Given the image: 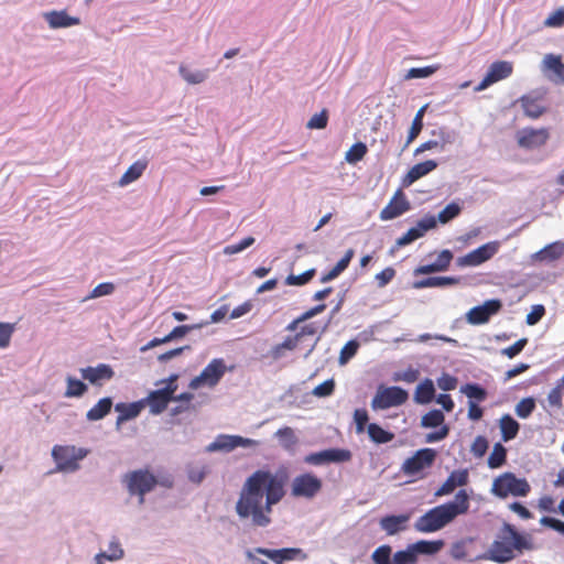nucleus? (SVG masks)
Wrapping results in <instances>:
<instances>
[{"mask_svg": "<svg viewBox=\"0 0 564 564\" xmlns=\"http://www.w3.org/2000/svg\"><path fill=\"white\" fill-rule=\"evenodd\" d=\"M550 139L547 128H523L517 132V143L520 148L532 150L543 147Z\"/></svg>", "mask_w": 564, "mask_h": 564, "instance_id": "12", "label": "nucleus"}, {"mask_svg": "<svg viewBox=\"0 0 564 564\" xmlns=\"http://www.w3.org/2000/svg\"><path fill=\"white\" fill-rule=\"evenodd\" d=\"M148 166V162L144 160H139L134 162L132 165L128 167V170L123 173V175L119 180L120 186H126L134 181H137L145 171Z\"/></svg>", "mask_w": 564, "mask_h": 564, "instance_id": "32", "label": "nucleus"}, {"mask_svg": "<svg viewBox=\"0 0 564 564\" xmlns=\"http://www.w3.org/2000/svg\"><path fill=\"white\" fill-rule=\"evenodd\" d=\"M513 72V65L508 61L494 62L482 80L474 88L476 93L487 89L492 84L508 78Z\"/></svg>", "mask_w": 564, "mask_h": 564, "instance_id": "13", "label": "nucleus"}, {"mask_svg": "<svg viewBox=\"0 0 564 564\" xmlns=\"http://www.w3.org/2000/svg\"><path fill=\"white\" fill-rule=\"evenodd\" d=\"M533 549L534 544L530 535L520 533L514 525L505 522L496 539L480 558L503 564L521 555L524 551Z\"/></svg>", "mask_w": 564, "mask_h": 564, "instance_id": "2", "label": "nucleus"}, {"mask_svg": "<svg viewBox=\"0 0 564 564\" xmlns=\"http://www.w3.org/2000/svg\"><path fill=\"white\" fill-rule=\"evenodd\" d=\"M425 109H426V106H423L416 112V115H415V117H414V119L412 121L409 134H408V140H406V143H405V147H408L411 142H413L417 138L420 132L422 131V128H423V116H424Z\"/></svg>", "mask_w": 564, "mask_h": 564, "instance_id": "42", "label": "nucleus"}, {"mask_svg": "<svg viewBox=\"0 0 564 564\" xmlns=\"http://www.w3.org/2000/svg\"><path fill=\"white\" fill-rule=\"evenodd\" d=\"M323 487L322 479L312 473L294 477L291 485V495L295 498H314Z\"/></svg>", "mask_w": 564, "mask_h": 564, "instance_id": "9", "label": "nucleus"}, {"mask_svg": "<svg viewBox=\"0 0 564 564\" xmlns=\"http://www.w3.org/2000/svg\"><path fill=\"white\" fill-rule=\"evenodd\" d=\"M519 429V423L511 415L505 414L500 419V430L505 442L513 440L518 435Z\"/></svg>", "mask_w": 564, "mask_h": 564, "instance_id": "35", "label": "nucleus"}, {"mask_svg": "<svg viewBox=\"0 0 564 564\" xmlns=\"http://www.w3.org/2000/svg\"><path fill=\"white\" fill-rule=\"evenodd\" d=\"M367 145L362 142H357L346 153V161L349 163H357L367 154Z\"/></svg>", "mask_w": 564, "mask_h": 564, "instance_id": "49", "label": "nucleus"}, {"mask_svg": "<svg viewBox=\"0 0 564 564\" xmlns=\"http://www.w3.org/2000/svg\"><path fill=\"white\" fill-rule=\"evenodd\" d=\"M123 550L117 539H113L109 544L108 552L98 553V557H104L108 561H118L123 557Z\"/></svg>", "mask_w": 564, "mask_h": 564, "instance_id": "52", "label": "nucleus"}, {"mask_svg": "<svg viewBox=\"0 0 564 564\" xmlns=\"http://www.w3.org/2000/svg\"><path fill=\"white\" fill-rule=\"evenodd\" d=\"M490 491L500 499L509 496L527 497L531 486L525 478H519L516 474L506 471L494 479Z\"/></svg>", "mask_w": 564, "mask_h": 564, "instance_id": "4", "label": "nucleus"}, {"mask_svg": "<svg viewBox=\"0 0 564 564\" xmlns=\"http://www.w3.org/2000/svg\"><path fill=\"white\" fill-rule=\"evenodd\" d=\"M231 435H219L215 442H213L209 446V451H226L230 452L235 449L234 441L229 440Z\"/></svg>", "mask_w": 564, "mask_h": 564, "instance_id": "56", "label": "nucleus"}, {"mask_svg": "<svg viewBox=\"0 0 564 564\" xmlns=\"http://www.w3.org/2000/svg\"><path fill=\"white\" fill-rule=\"evenodd\" d=\"M411 209V203L404 192L399 188L384 208L381 209L379 218L383 221L392 220Z\"/></svg>", "mask_w": 564, "mask_h": 564, "instance_id": "14", "label": "nucleus"}, {"mask_svg": "<svg viewBox=\"0 0 564 564\" xmlns=\"http://www.w3.org/2000/svg\"><path fill=\"white\" fill-rule=\"evenodd\" d=\"M535 409V400L531 397L524 398L516 405V414L520 419L529 417Z\"/></svg>", "mask_w": 564, "mask_h": 564, "instance_id": "50", "label": "nucleus"}, {"mask_svg": "<svg viewBox=\"0 0 564 564\" xmlns=\"http://www.w3.org/2000/svg\"><path fill=\"white\" fill-rule=\"evenodd\" d=\"M409 399V393L400 387H389L378 390L371 401L373 409H389L404 404Z\"/></svg>", "mask_w": 564, "mask_h": 564, "instance_id": "11", "label": "nucleus"}, {"mask_svg": "<svg viewBox=\"0 0 564 564\" xmlns=\"http://www.w3.org/2000/svg\"><path fill=\"white\" fill-rule=\"evenodd\" d=\"M541 70L554 83L564 85V63L560 55L546 54L542 59Z\"/></svg>", "mask_w": 564, "mask_h": 564, "instance_id": "19", "label": "nucleus"}, {"mask_svg": "<svg viewBox=\"0 0 564 564\" xmlns=\"http://www.w3.org/2000/svg\"><path fill=\"white\" fill-rule=\"evenodd\" d=\"M462 392L467 395V398L471 400H476L478 402H482L487 398V391L477 383H467L462 387Z\"/></svg>", "mask_w": 564, "mask_h": 564, "instance_id": "46", "label": "nucleus"}, {"mask_svg": "<svg viewBox=\"0 0 564 564\" xmlns=\"http://www.w3.org/2000/svg\"><path fill=\"white\" fill-rule=\"evenodd\" d=\"M460 210L462 208L458 204L451 203L438 213L436 221L438 220L441 224H447L448 221L457 217L460 214Z\"/></svg>", "mask_w": 564, "mask_h": 564, "instance_id": "51", "label": "nucleus"}, {"mask_svg": "<svg viewBox=\"0 0 564 564\" xmlns=\"http://www.w3.org/2000/svg\"><path fill=\"white\" fill-rule=\"evenodd\" d=\"M44 19L52 29L68 28L80 24L79 18L68 15L65 10L46 12L44 13Z\"/></svg>", "mask_w": 564, "mask_h": 564, "instance_id": "25", "label": "nucleus"}, {"mask_svg": "<svg viewBox=\"0 0 564 564\" xmlns=\"http://www.w3.org/2000/svg\"><path fill=\"white\" fill-rule=\"evenodd\" d=\"M367 432L370 440L376 444H386L394 438V434L392 432L383 430L377 423L368 424Z\"/></svg>", "mask_w": 564, "mask_h": 564, "instance_id": "36", "label": "nucleus"}, {"mask_svg": "<svg viewBox=\"0 0 564 564\" xmlns=\"http://www.w3.org/2000/svg\"><path fill=\"white\" fill-rule=\"evenodd\" d=\"M83 379L89 381L94 386H101L104 381L113 378V369L106 364H99L96 367H87L80 370Z\"/></svg>", "mask_w": 564, "mask_h": 564, "instance_id": "21", "label": "nucleus"}, {"mask_svg": "<svg viewBox=\"0 0 564 564\" xmlns=\"http://www.w3.org/2000/svg\"><path fill=\"white\" fill-rule=\"evenodd\" d=\"M142 401L143 405L148 404L150 406V412L152 414H160L167 408L171 399L161 389H159L151 391Z\"/></svg>", "mask_w": 564, "mask_h": 564, "instance_id": "28", "label": "nucleus"}, {"mask_svg": "<svg viewBox=\"0 0 564 564\" xmlns=\"http://www.w3.org/2000/svg\"><path fill=\"white\" fill-rule=\"evenodd\" d=\"M445 416L441 410H431L421 419V426L424 429L440 427L435 432L425 435V443H436L447 437L449 434L448 425L444 424Z\"/></svg>", "mask_w": 564, "mask_h": 564, "instance_id": "10", "label": "nucleus"}, {"mask_svg": "<svg viewBox=\"0 0 564 564\" xmlns=\"http://www.w3.org/2000/svg\"><path fill=\"white\" fill-rule=\"evenodd\" d=\"M437 386L440 389H442L444 391L454 390L457 387V378L449 373H443L437 379Z\"/></svg>", "mask_w": 564, "mask_h": 564, "instance_id": "61", "label": "nucleus"}, {"mask_svg": "<svg viewBox=\"0 0 564 564\" xmlns=\"http://www.w3.org/2000/svg\"><path fill=\"white\" fill-rule=\"evenodd\" d=\"M469 474L467 469H457L449 474L443 485L436 490L435 496L442 497L452 494L456 487L467 485Z\"/></svg>", "mask_w": 564, "mask_h": 564, "instance_id": "22", "label": "nucleus"}, {"mask_svg": "<svg viewBox=\"0 0 564 564\" xmlns=\"http://www.w3.org/2000/svg\"><path fill=\"white\" fill-rule=\"evenodd\" d=\"M391 554L392 547L388 544H383L372 552L371 560L373 564H393Z\"/></svg>", "mask_w": 564, "mask_h": 564, "instance_id": "43", "label": "nucleus"}, {"mask_svg": "<svg viewBox=\"0 0 564 564\" xmlns=\"http://www.w3.org/2000/svg\"><path fill=\"white\" fill-rule=\"evenodd\" d=\"M437 167V162L434 160H427L412 166L402 180L404 187L410 186L421 177L427 175Z\"/></svg>", "mask_w": 564, "mask_h": 564, "instance_id": "23", "label": "nucleus"}, {"mask_svg": "<svg viewBox=\"0 0 564 564\" xmlns=\"http://www.w3.org/2000/svg\"><path fill=\"white\" fill-rule=\"evenodd\" d=\"M564 256V242L554 241L546 245L541 250L531 254L530 260L532 263H552L557 261Z\"/></svg>", "mask_w": 564, "mask_h": 564, "instance_id": "20", "label": "nucleus"}, {"mask_svg": "<svg viewBox=\"0 0 564 564\" xmlns=\"http://www.w3.org/2000/svg\"><path fill=\"white\" fill-rule=\"evenodd\" d=\"M15 330L14 323L0 322V348H7L10 345L11 337Z\"/></svg>", "mask_w": 564, "mask_h": 564, "instance_id": "54", "label": "nucleus"}, {"mask_svg": "<svg viewBox=\"0 0 564 564\" xmlns=\"http://www.w3.org/2000/svg\"><path fill=\"white\" fill-rule=\"evenodd\" d=\"M502 303L498 299L486 301L482 305L475 306L466 314V319L471 325L486 324L491 316L498 314Z\"/></svg>", "mask_w": 564, "mask_h": 564, "instance_id": "15", "label": "nucleus"}, {"mask_svg": "<svg viewBox=\"0 0 564 564\" xmlns=\"http://www.w3.org/2000/svg\"><path fill=\"white\" fill-rule=\"evenodd\" d=\"M328 122V111L323 109L321 112L315 113L306 123L307 129H324Z\"/></svg>", "mask_w": 564, "mask_h": 564, "instance_id": "57", "label": "nucleus"}, {"mask_svg": "<svg viewBox=\"0 0 564 564\" xmlns=\"http://www.w3.org/2000/svg\"><path fill=\"white\" fill-rule=\"evenodd\" d=\"M435 397V388L434 383L431 379H424L420 384H417L414 391V401L417 404H427Z\"/></svg>", "mask_w": 564, "mask_h": 564, "instance_id": "30", "label": "nucleus"}, {"mask_svg": "<svg viewBox=\"0 0 564 564\" xmlns=\"http://www.w3.org/2000/svg\"><path fill=\"white\" fill-rule=\"evenodd\" d=\"M89 451L74 445H55L52 457L61 471H75L79 468V462L88 455Z\"/></svg>", "mask_w": 564, "mask_h": 564, "instance_id": "6", "label": "nucleus"}, {"mask_svg": "<svg viewBox=\"0 0 564 564\" xmlns=\"http://www.w3.org/2000/svg\"><path fill=\"white\" fill-rule=\"evenodd\" d=\"M409 519L408 514L386 516L380 519L379 524L388 535H394L405 530Z\"/></svg>", "mask_w": 564, "mask_h": 564, "instance_id": "26", "label": "nucleus"}, {"mask_svg": "<svg viewBox=\"0 0 564 564\" xmlns=\"http://www.w3.org/2000/svg\"><path fill=\"white\" fill-rule=\"evenodd\" d=\"M497 251L498 243L488 242L458 258L457 264L460 267H477L491 259Z\"/></svg>", "mask_w": 564, "mask_h": 564, "instance_id": "17", "label": "nucleus"}, {"mask_svg": "<svg viewBox=\"0 0 564 564\" xmlns=\"http://www.w3.org/2000/svg\"><path fill=\"white\" fill-rule=\"evenodd\" d=\"M178 72L183 79L191 85L200 84L205 82L208 76L207 70L192 72L184 65L180 66Z\"/></svg>", "mask_w": 564, "mask_h": 564, "instance_id": "41", "label": "nucleus"}, {"mask_svg": "<svg viewBox=\"0 0 564 564\" xmlns=\"http://www.w3.org/2000/svg\"><path fill=\"white\" fill-rule=\"evenodd\" d=\"M507 449L502 444L496 443L488 457V466L492 469L501 467L506 463Z\"/></svg>", "mask_w": 564, "mask_h": 564, "instance_id": "40", "label": "nucleus"}, {"mask_svg": "<svg viewBox=\"0 0 564 564\" xmlns=\"http://www.w3.org/2000/svg\"><path fill=\"white\" fill-rule=\"evenodd\" d=\"M457 283H459V279L455 276H432L420 281L416 285L419 288H437Z\"/></svg>", "mask_w": 564, "mask_h": 564, "instance_id": "39", "label": "nucleus"}, {"mask_svg": "<svg viewBox=\"0 0 564 564\" xmlns=\"http://www.w3.org/2000/svg\"><path fill=\"white\" fill-rule=\"evenodd\" d=\"M275 436L278 437L280 444L288 451H291L297 444V438L292 427L285 426L279 429L275 432Z\"/></svg>", "mask_w": 564, "mask_h": 564, "instance_id": "38", "label": "nucleus"}, {"mask_svg": "<svg viewBox=\"0 0 564 564\" xmlns=\"http://www.w3.org/2000/svg\"><path fill=\"white\" fill-rule=\"evenodd\" d=\"M436 227V217L433 215L425 216L417 221L415 227L410 228L403 236L398 238L397 246L403 247L410 245L414 240L423 237L426 231Z\"/></svg>", "mask_w": 564, "mask_h": 564, "instance_id": "18", "label": "nucleus"}, {"mask_svg": "<svg viewBox=\"0 0 564 564\" xmlns=\"http://www.w3.org/2000/svg\"><path fill=\"white\" fill-rule=\"evenodd\" d=\"M453 259V253L449 250H443L438 253L436 260L433 263L420 265L415 269L414 274H430L434 272H441L447 270Z\"/></svg>", "mask_w": 564, "mask_h": 564, "instance_id": "24", "label": "nucleus"}, {"mask_svg": "<svg viewBox=\"0 0 564 564\" xmlns=\"http://www.w3.org/2000/svg\"><path fill=\"white\" fill-rule=\"evenodd\" d=\"M393 564H416L417 557L410 545L405 550L397 551L392 556Z\"/></svg>", "mask_w": 564, "mask_h": 564, "instance_id": "45", "label": "nucleus"}, {"mask_svg": "<svg viewBox=\"0 0 564 564\" xmlns=\"http://www.w3.org/2000/svg\"><path fill=\"white\" fill-rule=\"evenodd\" d=\"M540 523L543 527H546V528L557 531L558 533H561L564 536V522L563 521L552 518V517H542L540 520Z\"/></svg>", "mask_w": 564, "mask_h": 564, "instance_id": "64", "label": "nucleus"}, {"mask_svg": "<svg viewBox=\"0 0 564 564\" xmlns=\"http://www.w3.org/2000/svg\"><path fill=\"white\" fill-rule=\"evenodd\" d=\"M415 556L417 557L419 554H426V555H433L440 552L443 546L444 542L442 540L436 541H426V540H420L415 543L411 544Z\"/></svg>", "mask_w": 564, "mask_h": 564, "instance_id": "34", "label": "nucleus"}, {"mask_svg": "<svg viewBox=\"0 0 564 564\" xmlns=\"http://www.w3.org/2000/svg\"><path fill=\"white\" fill-rule=\"evenodd\" d=\"M122 481L131 496L139 497L140 505L144 503V496L159 484L158 478L148 469L129 471L123 476Z\"/></svg>", "mask_w": 564, "mask_h": 564, "instance_id": "5", "label": "nucleus"}, {"mask_svg": "<svg viewBox=\"0 0 564 564\" xmlns=\"http://www.w3.org/2000/svg\"><path fill=\"white\" fill-rule=\"evenodd\" d=\"M143 409V401L132 403H117L115 410L118 412L116 424L119 426L128 420L137 417Z\"/></svg>", "mask_w": 564, "mask_h": 564, "instance_id": "27", "label": "nucleus"}, {"mask_svg": "<svg viewBox=\"0 0 564 564\" xmlns=\"http://www.w3.org/2000/svg\"><path fill=\"white\" fill-rule=\"evenodd\" d=\"M469 509V496L466 490H459L455 500L436 506L416 519L414 529L421 533L436 532L451 523L457 516Z\"/></svg>", "mask_w": 564, "mask_h": 564, "instance_id": "3", "label": "nucleus"}, {"mask_svg": "<svg viewBox=\"0 0 564 564\" xmlns=\"http://www.w3.org/2000/svg\"><path fill=\"white\" fill-rule=\"evenodd\" d=\"M302 343L300 335L288 336L282 343L273 346L270 350V356L278 360L285 355L286 350H294Z\"/></svg>", "mask_w": 564, "mask_h": 564, "instance_id": "31", "label": "nucleus"}, {"mask_svg": "<svg viewBox=\"0 0 564 564\" xmlns=\"http://www.w3.org/2000/svg\"><path fill=\"white\" fill-rule=\"evenodd\" d=\"M112 400L109 397L100 399L90 410L86 417L88 421H98L104 419L111 410Z\"/></svg>", "mask_w": 564, "mask_h": 564, "instance_id": "33", "label": "nucleus"}, {"mask_svg": "<svg viewBox=\"0 0 564 564\" xmlns=\"http://www.w3.org/2000/svg\"><path fill=\"white\" fill-rule=\"evenodd\" d=\"M436 458V451L433 448H422L414 453L413 456L404 460L401 471L410 477L422 478L423 471L430 468Z\"/></svg>", "mask_w": 564, "mask_h": 564, "instance_id": "7", "label": "nucleus"}, {"mask_svg": "<svg viewBox=\"0 0 564 564\" xmlns=\"http://www.w3.org/2000/svg\"><path fill=\"white\" fill-rule=\"evenodd\" d=\"M358 348L359 344L356 340H349L346 343L339 354V364H347L357 354Z\"/></svg>", "mask_w": 564, "mask_h": 564, "instance_id": "55", "label": "nucleus"}, {"mask_svg": "<svg viewBox=\"0 0 564 564\" xmlns=\"http://www.w3.org/2000/svg\"><path fill=\"white\" fill-rule=\"evenodd\" d=\"M564 392V376L556 383V386L550 391L547 395L549 404L552 408L561 409L563 406L562 397Z\"/></svg>", "mask_w": 564, "mask_h": 564, "instance_id": "47", "label": "nucleus"}, {"mask_svg": "<svg viewBox=\"0 0 564 564\" xmlns=\"http://www.w3.org/2000/svg\"><path fill=\"white\" fill-rule=\"evenodd\" d=\"M327 464L329 463H346L351 459V452L345 448H328L326 449Z\"/></svg>", "mask_w": 564, "mask_h": 564, "instance_id": "48", "label": "nucleus"}, {"mask_svg": "<svg viewBox=\"0 0 564 564\" xmlns=\"http://www.w3.org/2000/svg\"><path fill=\"white\" fill-rule=\"evenodd\" d=\"M544 24L551 28H560L564 25V9L560 8L552 12L545 20Z\"/></svg>", "mask_w": 564, "mask_h": 564, "instance_id": "62", "label": "nucleus"}, {"mask_svg": "<svg viewBox=\"0 0 564 564\" xmlns=\"http://www.w3.org/2000/svg\"><path fill=\"white\" fill-rule=\"evenodd\" d=\"M520 102L524 115L531 119H538L546 111V108L538 98L531 96H522L520 98Z\"/></svg>", "mask_w": 564, "mask_h": 564, "instance_id": "29", "label": "nucleus"}, {"mask_svg": "<svg viewBox=\"0 0 564 564\" xmlns=\"http://www.w3.org/2000/svg\"><path fill=\"white\" fill-rule=\"evenodd\" d=\"M527 344H528V339L521 338V339L517 340L514 344H512L511 346L503 348L502 355L507 356L510 359L514 358L517 355H519L523 350V348L525 347Z\"/></svg>", "mask_w": 564, "mask_h": 564, "instance_id": "60", "label": "nucleus"}, {"mask_svg": "<svg viewBox=\"0 0 564 564\" xmlns=\"http://www.w3.org/2000/svg\"><path fill=\"white\" fill-rule=\"evenodd\" d=\"M395 275V270L391 267L383 269L381 272L377 273L375 279L379 288L386 286L388 283L392 281Z\"/></svg>", "mask_w": 564, "mask_h": 564, "instance_id": "63", "label": "nucleus"}, {"mask_svg": "<svg viewBox=\"0 0 564 564\" xmlns=\"http://www.w3.org/2000/svg\"><path fill=\"white\" fill-rule=\"evenodd\" d=\"M438 134H440V139L438 140H429L426 142L422 143L415 150V154L425 152L427 150H433V149L444 150L445 145L451 143V137L443 129L440 130Z\"/></svg>", "mask_w": 564, "mask_h": 564, "instance_id": "37", "label": "nucleus"}, {"mask_svg": "<svg viewBox=\"0 0 564 564\" xmlns=\"http://www.w3.org/2000/svg\"><path fill=\"white\" fill-rule=\"evenodd\" d=\"M253 243H254V238L253 237H251V236L246 237L241 241H239L238 243H234V245L227 246L225 248V253H227V254L238 253V252L247 249L248 247H250Z\"/></svg>", "mask_w": 564, "mask_h": 564, "instance_id": "59", "label": "nucleus"}, {"mask_svg": "<svg viewBox=\"0 0 564 564\" xmlns=\"http://www.w3.org/2000/svg\"><path fill=\"white\" fill-rule=\"evenodd\" d=\"M67 388L65 391V397L73 398V397H82L87 391V386L74 378V377H67Z\"/></svg>", "mask_w": 564, "mask_h": 564, "instance_id": "44", "label": "nucleus"}, {"mask_svg": "<svg viewBox=\"0 0 564 564\" xmlns=\"http://www.w3.org/2000/svg\"><path fill=\"white\" fill-rule=\"evenodd\" d=\"M285 477L274 475L270 470L258 469L245 481L236 511L240 518H251L257 527H265L271 522L272 506L282 500Z\"/></svg>", "mask_w": 564, "mask_h": 564, "instance_id": "1", "label": "nucleus"}, {"mask_svg": "<svg viewBox=\"0 0 564 564\" xmlns=\"http://www.w3.org/2000/svg\"><path fill=\"white\" fill-rule=\"evenodd\" d=\"M315 273H316L315 269H308L299 275L290 274L285 279V284L286 285H304V284L308 283L314 278Z\"/></svg>", "mask_w": 564, "mask_h": 564, "instance_id": "53", "label": "nucleus"}, {"mask_svg": "<svg viewBox=\"0 0 564 564\" xmlns=\"http://www.w3.org/2000/svg\"><path fill=\"white\" fill-rule=\"evenodd\" d=\"M226 370L225 361L221 358H215L198 376L191 380L188 387L192 390H197L202 387L214 388L219 383Z\"/></svg>", "mask_w": 564, "mask_h": 564, "instance_id": "8", "label": "nucleus"}, {"mask_svg": "<svg viewBox=\"0 0 564 564\" xmlns=\"http://www.w3.org/2000/svg\"><path fill=\"white\" fill-rule=\"evenodd\" d=\"M254 552L267 556L275 564H284L291 561H305L307 558V554L300 547H285L280 550L256 547Z\"/></svg>", "mask_w": 564, "mask_h": 564, "instance_id": "16", "label": "nucleus"}, {"mask_svg": "<svg viewBox=\"0 0 564 564\" xmlns=\"http://www.w3.org/2000/svg\"><path fill=\"white\" fill-rule=\"evenodd\" d=\"M115 291V284L112 282H104L93 289L86 300L97 299L105 295H110Z\"/></svg>", "mask_w": 564, "mask_h": 564, "instance_id": "58", "label": "nucleus"}]
</instances>
